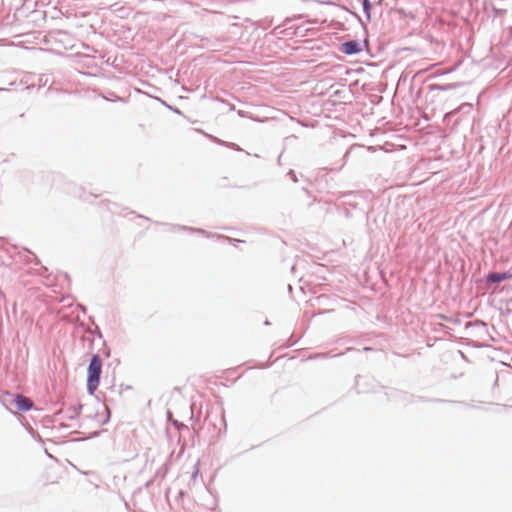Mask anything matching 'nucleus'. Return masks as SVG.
Returning a JSON list of instances; mask_svg holds the SVG:
<instances>
[{
	"mask_svg": "<svg viewBox=\"0 0 512 512\" xmlns=\"http://www.w3.org/2000/svg\"><path fill=\"white\" fill-rule=\"evenodd\" d=\"M360 50V45L356 41H347L341 45V51L347 55L356 54Z\"/></svg>",
	"mask_w": 512,
	"mask_h": 512,
	"instance_id": "obj_1",
	"label": "nucleus"
}]
</instances>
